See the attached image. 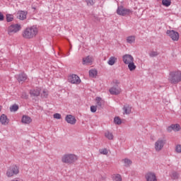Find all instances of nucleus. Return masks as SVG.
<instances>
[{
	"mask_svg": "<svg viewBox=\"0 0 181 181\" xmlns=\"http://www.w3.org/2000/svg\"><path fill=\"white\" fill-rule=\"evenodd\" d=\"M37 28L35 25L27 28L23 32V37H24V39H33V37L37 35Z\"/></svg>",
	"mask_w": 181,
	"mask_h": 181,
	"instance_id": "1",
	"label": "nucleus"
},
{
	"mask_svg": "<svg viewBox=\"0 0 181 181\" xmlns=\"http://www.w3.org/2000/svg\"><path fill=\"white\" fill-rule=\"evenodd\" d=\"M168 81L171 84H177L181 81V72L180 71H171L168 77Z\"/></svg>",
	"mask_w": 181,
	"mask_h": 181,
	"instance_id": "2",
	"label": "nucleus"
},
{
	"mask_svg": "<svg viewBox=\"0 0 181 181\" xmlns=\"http://www.w3.org/2000/svg\"><path fill=\"white\" fill-rule=\"evenodd\" d=\"M22 29V26L21 24H11L7 28L8 35L9 36H12V35H15V33H18Z\"/></svg>",
	"mask_w": 181,
	"mask_h": 181,
	"instance_id": "3",
	"label": "nucleus"
},
{
	"mask_svg": "<svg viewBox=\"0 0 181 181\" xmlns=\"http://www.w3.org/2000/svg\"><path fill=\"white\" fill-rule=\"evenodd\" d=\"M77 160V156L74 154H65L62 156L63 163H74Z\"/></svg>",
	"mask_w": 181,
	"mask_h": 181,
	"instance_id": "4",
	"label": "nucleus"
},
{
	"mask_svg": "<svg viewBox=\"0 0 181 181\" xmlns=\"http://www.w3.org/2000/svg\"><path fill=\"white\" fill-rule=\"evenodd\" d=\"M19 173V167L16 165H13L7 170L6 175L8 177H12L15 175Z\"/></svg>",
	"mask_w": 181,
	"mask_h": 181,
	"instance_id": "5",
	"label": "nucleus"
},
{
	"mask_svg": "<svg viewBox=\"0 0 181 181\" xmlns=\"http://www.w3.org/2000/svg\"><path fill=\"white\" fill-rule=\"evenodd\" d=\"M132 13V11L128 8H125L122 6H119L117 9V13L120 16H127V15H129V13Z\"/></svg>",
	"mask_w": 181,
	"mask_h": 181,
	"instance_id": "6",
	"label": "nucleus"
},
{
	"mask_svg": "<svg viewBox=\"0 0 181 181\" xmlns=\"http://www.w3.org/2000/svg\"><path fill=\"white\" fill-rule=\"evenodd\" d=\"M165 144H166V140L159 139L155 143V149H156V152H160V151H162V149H163V146H165Z\"/></svg>",
	"mask_w": 181,
	"mask_h": 181,
	"instance_id": "7",
	"label": "nucleus"
},
{
	"mask_svg": "<svg viewBox=\"0 0 181 181\" xmlns=\"http://www.w3.org/2000/svg\"><path fill=\"white\" fill-rule=\"evenodd\" d=\"M68 81L71 84H80V83H81V79H80V77L77 75L72 74L68 77Z\"/></svg>",
	"mask_w": 181,
	"mask_h": 181,
	"instance_id": "8",
	"label": "nucleus"
},
{
	"mask_svg": "<svg viewBox=\"0 0 181 181\" xmlns=\"http://www.w3.org/2000/svg\"><path fill=\"white\" fill-rule=\"evenodd\" d=\"M167 35L171 37V39L173 40H175V41H177L179 40V33L172 30H168L167 32H166Z\"/></svg>",
	"mask_w": 181,
	"mask_h": 181,
	"instance_id": "9",
	"label": "nucleus"
},
{
	"mask_svg": "<svg viewBox=\"0 0 181 181\" xmlns=\"http://www.w3.org/2000/svg\"><path fill=\"white\" fill-rule=\"evenodd\" d=\"M109 91L112 95H118L121 93V88L117 84H115L110 88Z\"/></svg>",
	"mask_w": 181,
	"mask_h": 181,
	"instance_id": "10",
	"label": "nucleus"
},
{
	"mask_svg": "<svg viewBox=\"0 0 181 181\" xmlns=\"http://www.w3.org/2000/svg\"><path fill=\"white\" fill-rule=\"evenodd\" d=\"M122 60L124 64H129V63H132V62H134V57L129 54H126L122 57Z\"/></svg>",
	"mask_w": 181,
	"mask_h": 181,
	"instance_id": "11",
	"label": "nucleus"
},
{
	"mask_svg": "<svg viewBox=\"0 0 181 181\" xmlns=\"http://www.w3.org/2000/svg\"><path fill=\"white\" fill-rule=\"evenodd\" d=\"M65 120L68 124H71V125H74L76 122H77V119L76 117L71 115H68L65 117Z\"/></svg>",
	"mask_w": 181,
	"mask_h": 181,
	"instance_id": "12",
	"label": "nucleus"
},
{
	"mask_svg": "<svg viewBox=\"0 0 181 181\" xmlns=\"http://www.w3.org/2000/svg\"><path fill=\"white\" fill-rule=\"evenodd\" d=\"M146 179L147 181H158L156 179V175L153 173H148L146 175Z\"/></svg>",
	"mask_w": 181,
	"mask_h": 181,
	"instance_id": "13",
	"label": "nucleus"
},
{
	"mask_svg": "<svg viewBox=\"0 0 181 181\" xmlns=\"http://www.w3.org/2000/svg\"><path fill=\"white\" fill-rule=\"evenodd\" d=\"M0 122L2 124V125H8L9 124V119H8V117L6 115L3 114L0 117Z\"/></svg>",
	"mask_w": 181,
	"mask_h": 181,
	"instance_id": "14",
	"label": "nucleus"
},
{
	"mask_svg": "<svg viewBox=\"0 0 181 181\" xmlns=\"http://www.w3.org/2000/svg\"><path fill=\"white\" fill-rule=\"evenodd\" d=\"M28 15L27 11H21L17 13V18L20 19V21H25L26 19V16Z\"/></svg>",
	"mask_w": 181,
	"mask_h": 181,
	"instance_id": "15",
	"label": "nucleus"
},
{
	"mask_svg": "<svg viewBox=\"0 0 181 181\" xmlns=\"http://www.w3.org/2000/svg\"><path fill=\"white\" fill-rule=\"evenodd\" d=\"M17 80L18 83H21V81H26V80H28V75H26L25 73H21L18 75Z\"/></svg>",
	"mask_w": 181,
	"mask_h": 181,
	"instance_id": "16",
	"label": "nucleus"
},
{
	"mask_svg": "<svg viewBox=\"0 0 181 181\" xmlns=\"http://www.w3.org/2000/svg\"><path fill=\"white\" fill-rule=\"evenodd\" d=\"M30 97H39L40 95V90L39 89H32L30 90Z\"/></svg>",
	"mask_w": 181,
	"mask_h": 181,
	"instance_id": "17",
	"label": "nucleus"
},
{
	"mask_svg": "<svg viewBox=\"0 0 181 181\" xmlns=\"http://www.w3.org/2000/svg\"><path fill=\"white\" fill-rule=\"evenodd\" d=\"M95 101H96L97 107H98V108H103V107H104L105 102L103 100V98H101L100 97H97L95 98Z\"/></svg>",
	"mask_w": 181,
	"mask_h": 181,
	"instance_id": "18",
	"label": "nucleus"
},
{
	"mask_svg": "<svg viewBox=\"0 0 181 181\" xmlns=\"http://www.w3.org/2000/svg\"><path fill=\"white\" fill-rule=\"evenodd\" d=\"M21 122L23 124H30L32 122V118L28 115H23Z\"/></svg>",
	"mask_w": 181,
	"mask_h": 181,
	"instance_id": "19",
	"label": "nucleus"
},
{
	"mask_svg": "<svg viewBox=\"0 0 181 181\" xmlns=\"http://www.w3.org/2000/svg\"><path fill=\"white\" fill-rule=\"evenodd\" d=\"M90 63H93V61H91V58H90V56H88V57H86L85 58H83L82 64L83 65H86L87 66V65L90 64Z\"/></svg>",
	"mask_w": 181,
	"mask_h": 181,
	"instance_id": "20",
	"label": "nucleus"
},
{
	"mask_svg": "<svg viewBox=\"0 0 181 181\" xmlns=\"http://www.w3.org/2000/svg\"><path fill=\"white\" fill-rule=\"evenodd\" d=\"M116 62L117 58L115 57H111L107 62V64H109V66H114Z\"/></svg>",
	"mask_w": 181,
	"mask_h": 181,
	"instance_id": "21",
	"label": "nucleus"
},
{
	"mask_svg": "<svg viewBox=\"0 0 181 181\" xmlns=\"http://www.w3.org/2000/svg\"><path fill=\"white\" fill-rule=\"evenodd\" d=\"M128 64V68L130 71H134L136 69V66L135 65V63L134 62H130Z\"/></svg>",
	"mask_w": 181,
	"mask_h": 181,
	"instance_id": "22",
	"label": "nucleus"
},
{
	"mask_svg": "<svg viewBox=\"0 0 181 181\" xmlns=\"http://www.w3.org/2000/svg\"><path fill=\"white\" fill-rule=\"evenodd\" d=\"M162 5L168 8L172 5V1L170 0H162Z\"/></svg>",
	"mask_w": 181,
	"mask_h": 181,
	"instance_id": "23",
	"label": "nucleus"
},
{
	"mask_svg": "<svg viewBox=\"0 0 181 181\" xmlns=\"http://www.w3.org/2000/svg\"><path fill=\"white\" fill-rule=\"evenodd\" d=\"M19 110V105L14 104L11 107H10V111L11 112H16Z\"/></svg>",
	"mask_w": 181,
	"mask_h": 181,
	"instance_id": "24",
	"label": "nucleus"
},
{
	"mask_svg": "<svg viewBox=\"0 0 181 181\" xmlns=\"http://www.w3.org/2000/svg\"><path fill=\"white\" fill-rule=\"evenodd\" d=\"M105 136L106 138H107V139H110V141L114 139V135L110 132H106L105 133Z\"/></svg>",
	"mask_w": 181,
	"mask_h": 181,
	"instance_id": "25",
	"label": "nucleus"
},
{
	"mask_svg": "<svg viewBox=\"0 0 181 181\" xmlns=\"http://www.w3.org/2000/svg\"><path fill=\"white\" fill-rule=\"evenodd\" d=\"M172 125H173V131H175V132H179V131H180L181 129L180 124H175Z\"/></svg>",
	"mask_w": 181,
	"mask_h": 181,
	"instance_id": "26",
	"label": "nucleus"
},
{
	"mask_svg": "<svg viewBox=\"0 0 181 181\" xmlns=\"http://www.w3.org/2000/svg\"><path fill=\"white\" fill-rule=\"evenodd\" d=\"M98 72L95 69H90L89 71V76L90 77H95Z\"/></svg>",
	"mask_w": 181,
	"mask_h": 181,
	"instance_id": "27",
	"label": "nucleus"
},
{
	"mask_svg": "<svg viewBox=\"0 0 181 181\" xmlns=\"http://www.w3.org/2000/svg\"><path fill=\"white\" fill-rule=\"evenodd\" d=\"M114 122L116 124V125H121L122 124V120H121V118L119 117H115L114 118Z\"/></svg>",
	"mask_w": 181,
	"mask_h": 181,
	"instance_id": "28",
	"label": "nucleus"
},
{
	"mask_svg": "<svg viewBox=\"0 0 181 181\" xmlns=\"http://www.w3.org/2000/svg\"><path fill=\"white\" fill-rule=\"evenodd\" d=\"M127 43H130V45L134 43L135 42V36L127 37Z\"/></svg>",
	"mask_w": 181,
	"mask_h": 181,
	"instance_id": "29",
	"label": "nucleus"
},
{
	"mask_svg": "<svg viewBox=\"0 0 181 181\" xmlns=\"http://www.w3.org/2000/svg\"><path fill=\"white\" fill-rule=\"evenodd\" d=\"M171 178L173 180H176L177 179H179V174L175 172V171H173L172 173H171Z\"/></svg>",
	"mask_w": 181,
	"mask_h": 181,
	"instance_id": "30",
	"label": "nucleus"
},
{
	"mask_svg": "<svg viewBox=\"0 0 181 181\" xmlns=\"http://www.w3.org/2000/svg\"><path fill=\"white\" fill-rule=\"evenodd\" d=\"M124 163H125V166L128 168L130 165H132V161L130 159L124 158L122 160Z\"/></svg>",
	"mask_w": 181,
	"mask_h": 181,
	"instance_id": "31",
	"label": "nucleus"
},
{
	"mask_svg": "<svg viewBox=\"0 0 181 181\" xmlns=\"http://www.w3.org/2000/svg\"><path fill=\"white\" fill-rule=\"evenodd\" d=\"M6 22H12L13 21V16L11 14H6Z\"/></svg>",
	"mask_w": 181,
	"mask_h": 181,
	"instance_id": "32",
	"label": "nucleus"
},
{
	"mask_svg": "<svg viewBox=\"0 0 181 181\" xmlns=\"http://www.w3.org/2000/svg\"><path fill=\"white\" fill-rule=\"evenodd\" d=\"M123 110L124 111V114H131V107L129 106H124Z\"/></svg>",
	"mask_w": 181,
	"mask_h": 181,
	"instance_id": "33",
	"label": "nucleus"
},
{
	"mask_svg": "<svg viewBox=\"0 0 181 181\" xmlns=\"http://www.w3.org/2000/svg\"><path fill=\"white\" fill-rule=\"evenodd\" d=\"M113 180L115 181H122V177H121V175L119 174H116L113 176L112 177Z\"/></svg>",
	"mask_w": 181,
	"mask_h": 181,
	"instance_id": "34",
	"label": "nucleus"
},
{
	"mask_svg": "<svg viewBox=\"0 0 181 181\" xmlns=\"http://www.w3.org/2000/svg\"><path fill=\"white\" fill-rule=\"evenodd\" d=\"M88 6H93L95 4V0H86Z\"/></svg>",
	"mask_w": 181,
	"mask_h": 181,
	"instance_id": "35",
	"label": "nucleus"
},
{
	"mask_svg": "<svg viewBox=\"0 0 181 181\" xmlns=\"http://www.w3.org/2000/svg\"><path fill=\"white\" fill-rule=\"evenodd\" d=\"M48 95H49V92L46 90H43L42 93H41L42 98H47Z\"/></svg>",
	"mask_w": 181,
	"mask_h": 181,
	"instance_id": "36",
	"label": "nucleus"
},
{
	"mask_svg": "<svg viewBox=\"0 0 181 181\" xmlns=\"http://www.w3.org/2000/svg\"><path fill=\"white\" fill-rule=\"evenodd\" d=\"M150 57H156V56H159V53L156 51H152L149 54Z\"/></svg>",
	"mask_w": 181,
	"mask_h": 181,
	"instance_id": "37",
	"label": "nucleus"
},
{
	"mask_svg": "<svg viewBox=\"0 0 181 181\" xmlns=\"http://www.w3.org/2000/svg\"><path fill=\"white\" fill-rule=\"evenodd\" d=\"M175 152H177V153H181V145L180 144H178L176 146Z\"/></svg>",
	"mask_w": 181,
	"mask_h": 181,
	"instance_id": "38",
	"label": "nucleus"
},
{
	"mask_svg": "<svg viewBox=\"0 0 181 181\" xmlns=\"http://www.w3.org/2000/svg\"><path fill=\"white\" fill-rule=\"evenodd\" d=\"M53 117L55 118V119H60L62 118V115L59 113H55L54 114Z\"/></svg>",
	"mask_w": 181,
	"mask_h": 181,
	"instance_id": "39",
	"label": "nucleus"
},
{
	"mask_svg": "<svg viewBox=\"0 0 181 181\" xmlns=\"http://www.w3.org/2000/svg\"><path fill=\"white\" fill-rule=\"evenodd\" d=\"M100 153H102V155H107L108 154V151L107 150V148H103L102 150H100Z\"/></svg>",
	"mask_w": 181,
	"mask_h": 181,
	"instance_id": "40",
	"label": "nucleus"
},
{
	"mask_svg": "<svg viewBox=\"0 0 181 181\" xmlns=\"http://www.w3.org/2000/svg\"><path fill=\"white\" fill-rule=\"evenodd\" d=\"M90 111L91 112H96L97 111V106H90Z\"/></svg>",
	"mask_w": 181,
	"mask_h": 181,
	"instance_id": "41",
	"label": "nucleus"
},
{
	"mask_svg": "<svg viewBox=\"0 0 181 181\" xmlns=\"http://www.w3.org/2000/svg\"><path fill=\"white\" fill-rule=\"evenodd\" d=\"M21 98H25V100H28V98H29V96L26 94V93H23Z\"/></svg>",
	"mask_w": 181,
	"mask_h": 181,
	"instance_id": "42",
	"label": "nucleus"
},
{
	"mask_svg": "<svg viewBox=\"0 0 181 181\" xmlns=\"http://www.w3.org/2000/svg\"><path fill=\"white\" fill-rule=\"evenodd\" d=\"M167 131L168 132H172V131H173V127L172 124L167 128Z\"/></svg>",
	"mask_w": 181,
	"mask_h": 181,
	"instance_id": "43",
	"label": "nucleus"
},
{
	"mask_svg": "<svg viewBox=\"0 0 181 181\" xmlns=\"http://www.w3.org/2000/svg\"><path fill=\"white\" fill-rule=\"evenodd\" d=\"M5 16L2 13L0 12V21H4Z\"/></svg>",
	"mask_w": 181,
	"mask_h": 181,
	"instance_id": "44",
	"label": "nucleus"
},
{
	"mask_svg": "<svg viewBox=\"0 0 181 181\" xmlns=\"http://www.w3.org/2000/svg\"><path fill=\"white\" fill-rule=\"evenodd\" d=\"M115 84H117L118 86V84H119V82L118 81H116Z\"/></svg>",
	"mask_w": 181,
	"mask_h": 181,
	"instance_id": "45",
	"label": "nucleus"
},
{
	"mask_svg": "<svg viewBox=\"0 0 181 181\" xmlns=\"http://www.w3.org/2000/svg\"><path fill=\"white\" fill-rule=\"evenodd\" d=\"M70 55V52H68L66 56H69Z\"/></svg>",
	"mask_w": 181,
	"mask_h": 181,
	"instance_id": "46",
	"label": "nucleus"
},
{
	"mask_svg": "<svg viewBox=\"0 0 181 181\" xmlns=\"http://www.w3.org/2000/svg\"><path fill=\"white\" fill-rule=\"evenodd\" d=\"M32 8H33V9H36V8H35V7H32Z\"/></svg>",
	"mask_w": 181,
	"mask_h": 181,
	"instance_id": "47",
	"label": "nucleus"
},
{
	"mask_svg": "<svg viewBox=\"0 0 181 181\" xmlns=\"http://www.w3.org/2000/svg\"><path fill=\"white\" fill-rule=\"evenodd\" d=\"M0 111H1V109H0Z\"/></svg>",
	"mask_w": 181,
	"mask_h": 181,
	"instance_id": "48",
	"label": "nucleus"
}]
</instances>
